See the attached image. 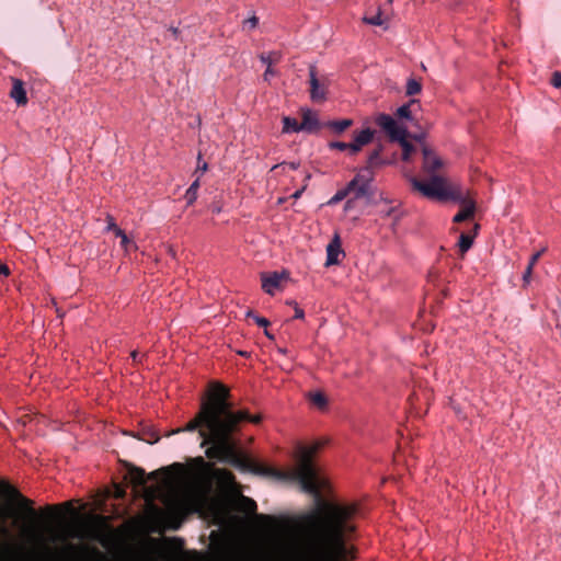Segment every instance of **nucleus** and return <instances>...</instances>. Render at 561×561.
I'll use <instances>...</instances> for the list:
<instances>
[{"label": "nucleus", "mask_w": 561, "mask_h": 561, "mask_svg": "<svg viewBox=\"0 0 561 561\" xmlns=\"http://www.w3.org/2000/svg\"><path fill=\"white\" fill-rule=\"evenodd\" d=\"M309 83H310V99L313 102H323L327 100V87L321 83L317 77V67L309 66Z\"/></svg>", "instance_id": "9"}, {"label": "nucleus", "mask_w": 561, "mask_h": 561, "mask_svg": "<svg viewBox=\"0 0 561 561\" xmlns=\"http://www.w3.org/2000/svg\"><path fill=\"white\" fill-rule=\"evenodd\" d=\"M230 390L220 382L213 381L206 398L201 403L199 412L192 419L184 428L176 430V433L198 430L203 438L202 446L209 445L206 456L220 462L231 465L240 469H248L251 461L239 450L234 434H237L243 422L259 424L261 415H251L248 410H234L230 401Z\"/></svg>", "instance_id": "1"}, {"label": "nucleus", "mask_w": 561, "mask_h": 561, "mask_svg": "<svg viewBox=\"0 0 561 561\" xmlns=\"http://www.w3.org/2000/svg\"><path fill=\"white\" fill-rule=\"evenodd\" d=\"M340 254H343V251L341 249L340 238H339V236H335L334 239L327 247L325 265L330 266V265L339 264Z\"/></svg>", "instance_id": "16"}, {"label": "nucleus", "mask_w": 561, "mask_h": 561, "mask_svg": "<svg viewBox=\"0 0 561 561\" xmlns=\"http://www.w3.org/2000/svg\"><path fill=\"white\" fill-rule=\"evenodd\" d=\"M396 213L394 207H388L386 210H381L380 214L382 217H390Z\"/></svg>", "instance_id": "46"}, {"label": "nucleus", "mask_w": 561, "mask_h": 561, "mask_svg": "<svg viewBox=\"0 0 561 561\" xmlns=\"http://www.w3.org/2000/svg\"><path fill=\"white\" fill-rule=\"evenodd\" d=\"M113 232L115 233V236L119 239L123 238V236H127L125 233V231L123 229H121L119 227H117L116 229L113 230Z\"/></svg>", "instance_id": "48"}, {"label": "nucleus", "mask_w": 561, "mask_h": 561, "mask_svg": "<svg viewBox=\"0 0 561 561\" xmlns=\"http://www.w3.org/2000/svg\"><path fill=\"white\" fill-rule=\"evenodd\" d=\"M479 229H480V226L478 224H476L473 226L472 234L462 232L459 236L458 248H459V252L461 254H465L466 252H468L470 250V248L473 244V240H474L476 236L478 234Z\"/></svg>", "instance_id": "18"}, {"label": "nucleus", "mask_w": 561, "mask_h": 561, "mask_svg": "<svg viewBox=\"0 0 561 561\" xmlns=\"http://www.w3.org/2000/svg\"><path fill=\"white\" fill-rule=\"evenodd\" d=\"M309 399H310L311 403L319 409H323L328 404V400L322 392L310 393Z\"/></svg>", "instance_id": "31"}, {"label": "nucleus", "mask_w": 561, "mask_h": 561, "mask_svg": "<svg viewBox=\"0 0 561 561\" xmlns=\"http://www.w3.org/2000/svg\"><path fill=\"white\" fill-rule=\"evenodd\" d=\"M67 550L70 551V552H77L79 550V548L73 546V545H69L67 547Z\"/></svg>", "instance_id": "52"}, {"label": "nucleus", "mask_w": 561, "mask_h": 561, "mask_svg": "<svg viewBox=\"0 0 561 561\" xmlns=\"http://www.w3.org/2000/svg\"><path fill=\"white\" fill-rule=\"evenodd\" d=\"M375 174L368 169H360L357 174L350 181L354 182L353 192L354 198L359 199L363 197H371L374 195L373 182Z\"/></svg>", "instance_id": "7"}, {"label": "nucleus", "mask_w": 561, "mask_h": 561, "mask_svg": "<svg viewBox=\"0 0 561 561\" xmlns=\"http://www.w3.org/2000/svg\"><path fill=\"white\" fill-rule=\"evenodd\" d=\"M363 22L369 25L381 26L385 24L386 20L382 19V12L381 9L379 8L376 14L371 16L365 15L363 18Z\"/></svg>", "instance_id": "30"}, {"label": "nucleus", "mask_w": 561, "mask_h": 561, "mask_svg": "<svg viewBox=\"0 0 561 561\" xmlns=\"http://www.w3.org/2000/svg\"><path fill=\"white\" fill-rule=\"evenodd\" d=\"M282 123H283V129H282L283 134H291V133H300L301 131L300 123L294 117L284 116L282 119Z\"/></svg>", "instance_id": "25"}, {"label": "nucleus", "mask_w": 561, "mask_h": 561, "mask_svg": "<svg viewBox=\"0 0 561 561\" xmlns=\"http://www.w3.org/2000/svg\"><path fill=\"white\" fill-rule=\"evenodd\" d=\"M256 502L250 497L241 495L239 500V508L240 511L247 514H254L256 512Z\"/></svg>", "instance_id": "27"}, {"label": "nucleus", "mask_w": 561, "mask_h": 561, "mask_svg": "<svg viewBox=\"0 0 561 561\" xmlns=\"http://www.w3.org/2000/svg\"><path fill=\"white\" fill-rule=\"evenodd\" d=\"M382 147L378 146L374 149L367 158V164L363 169H368L374 172L375 168H379L381 165L387 164V161L381 158Z\"/></svg>", "instance_id": "19"}, {"label": "nucleus", "mask_w": 561, "mask_h": 561, "mask_svg": "<svg viewBox=\"0 0 561 561\" xmlns=\"http://www.w3.org/2000/svg\"><path fill=\"white\" fill-rule=\"evenodd\" d=\"M10 270L7 264L0 262V276H9Z\"/></svg>", "instance_id": "45"}, {"label": "nucleus", "mask_w": 561, "mask_h": 561, "mask_svg": "<svg viewBox=\"0 0 561 561\" xmlns=\"http://www.w3.org/2000/svg\"><path fill=\"white\" fill-rule=\"evenodd\" d=\"M93 538H95V539H98V540L102 541L101 536H100L99 534L94 535V536H93Z\"/></svg>", "instance_id": "59"}, {"label": "nucleus", "mask_w": 561, "mask_h": 561, "mask_svg": "<svg viewBox=\"0 0 561 561\" xmlns=\"http://www.w3.org/2000/svg\"><path fill=\"white\" fill-rule=\"evenodd\" d=\"M408 135H409V131L407 129L405 133L402 134L401 139L393 140V142H399V145L402 148V160L403 161H409L412 152L415 151V147L407 139Z\"/></svg>", "instance_id": "23"}, {"label": "nucleus", "mask_w": 561, "mask_h": 561, "mask_svg": "<svg viewBox=\"0 0 561 561\" xmlns=\"http://www.w3.org/2000/svg\"><path fill=\"white\" fill-rule=\"evenodd\" d=\"M354 507L328 504L320 515L309 516L313 531V561H352L355 549L346 545L355 527L351 520Z\"/></svg>", "instance_id": "2"}, {"label": "nucleus", "mask_w": 561, "mask_h": 561, "mask_svg": "<svg viewBox=\"0 0 561 561\" xmlns=\"http://www.w3.org/2000/svg\"><path fill=\"white\" fill-rule=\"evenodd\" d=\"M551 84L557 89L561 88V71H554L552 73Z\"/></svg>", "instance_id": "37"}, {"label": "nucleus", "mask_w": 561, "mask_h": 561, "mask_svg": "<svg viewBox=\"0 0 561 561\" xmlns=\"http://www.w3.org/2000/svg\"><path fill=\"white\" fill-rule=\"evenodd\" d=\"M12 89L10 91V96L15 101L19 106H24L27 104L28 99L25 90V84L23 80L19 78H11Z\"/></svg>", "instance_id": "14"}, {"label": "nucleus", "mask_w": 561, "mask_h": 561, "mask_svg": "<svg viewBox=\"0 0 561 561\" xmlns=\"http://www.w3.org/2000/svg\"><path fill=\"white\" fill-rule=\"evenodd\" d=\"M348 146H350V142L347 144V142H343V141H330L328 144L329 149L340 150V151L348 150Z\"/></svg>", "instance_id": "36"}, {"label": "nucleus", "mask_w": 561, "mask_h": 561, "mask_svg": "<svg viewBox=\"0 0 561 561\" xmlns=\"http://www.w3.org/2000/svg\"><path fill=\"white\" fill-rule=\"evenodd\" d=\"M199 186H201L199 176H197L195 179V181L190 185V187L185 192L184 197L186 199L187 206L193 205L195 203V201L197 199V192H198Z\"/></svg>", "instance_id": "26"}, {"label": "nucleus", "mask_w": 561, "mask_h": 561, "mask_svg": "<svg viewBox=\"0 0 561 561\" xmlns=\"http://www.w3.org/2000/svg\"><path fill=\"white\" fill-rule=\"evenodd\" d=\"M353 125V121L350 118L340 119V121H329L323 124L324 127L330 128L334 134L341 135L348 127Z\"/></svg>", "instance_id": "22"}, {"label": "nucleus", "mask_w": 561, "mask_h": 561, "mask_svg": "<svg viewBox=\"0 0 561 561\" xmlns=\"http://www.w3.org/2000/svg\"><path fill=\"white\" fill-rule=\"evenodd\" d=\"M301 118H302V121L300 123L301 131H306L308 134H316L322 127H324L323 124L320 123L318 114L310 108L301 110Z\"/></svg>", "instance_id": "11"}, {"label": "nucleus", "mask_w": 561, "mask_h": 561, "mask_svg": "<svg viewBox=\"0 0 561 561\" xmlns=\"http://www.w3.org/2000/svg\"><path fill=\"white\" fill-rule=\"evenodd\" d=\"M137 356H138V352H137V351H134V352L131 353V357L134 358V360H136V359H137Z\"/></svg>", "instance_id": "57"}, {"label": "nucleus", "mask_w": 561, "mask_h": 561, "mask_svg": "<svg viewBox=\"0 0 561 561\" xmlns=\"http://www.w3.org/2000/svg\"><path fill=\"white\" fill-rule=\"evenodd\" d=\"M57 510H59V506H57V505H47V506L45 507V512H47V513H54V512H56Z\"/></svg>", "instance_id": "50"}, {"label": "nucleus", "mask_w": 561, "mask_h": 561, "mask_svg": "<svg viewBox=\"0 0 561 561\" xmlns=\"http://www.w3.org/2000/svg\"><path fill=\"white\" fill-rule=\"evenodd\" d=\"M257 25H259V18L255 14H253L252 16H250L249 19L243 21L242 28L251 31V30H254Z\"/></svg>", "instance_id": "34"}, {"label": "nucleus", "mask_w": 561, "mask_h": 561, "mask_svg": "<svg viewBox=\"0 0 561 561\" xmlns=\"http://www.w3.org/2000/svg\"><path fill=\"white\" fill-rule=\"evenodd\" d=\"M168 468L163 467L157 471H153L149 474V477L146 476V472L144 469L138 467H133L128 473L130 477V480L134 484L138 486H144L147 483V479H154L159 473L165 472Z\"/></svg>", "instance_id": "15"}, {"label": "nucleus", "mask_w": 561, "mask_h": 561, "mask_svg": "<svg viewBox=\"0 0 561 561\" xmlns=\"http://www.w3.org/2000/svg\"><path fill=\"white\" fill-rule=\"evenodd\" d=\"M541 253H542V252H541V251H539V252H536V253H534V254L531 255V257H530V260H529V262H528V265H530V267H534V266H535V264L537 263V261H538V259L540 257Z\"/></svg>", "instance_id": "43"}, {"label": "nucleus", "mask_w": 561, "mask_h": 561, "mask_svg": "<svg viewBox=\"0 0 561 561\" xmlns=\"http://www.w3.org/2000/svg\"><path fill=\"white\" fill-rule=\"evenodd\" d=\"M422 91V83L415 78H409L405 85V93L409 96L416 95Z\"/></svg>", "instance_id": "29"}, {"label": "nucleus", "mask_w": 561, "mask_h": 561, "mask_svg": "<svg viewBox=\"0 0 561 561\" xmlns=\"http://www.w3.org/2000/svg\"><path fill=\"white\" fill-rule=\"evenodd\" d=\"M170 31L172 32V34H173V36H174V37H178V35H179V33H180V31H179V28H178V27H171V28H170Z\"/></svg>", "instance_id": "53"}, {"label": "nucleus", "mask_w": 561, "mask_h": 561, "mask_svg": "<svg viewBox=\"0 0 561 561\" xmlns=\"http://www.w3.org/2000/svg\"><path fill=\"white\" fill-rule=\"evenodd\" d=\"M301 193H302V190H298V191H296V192L293 194V197H294V198H299V197H300V195H301Z\"/></svg>", "instance_id": "55"}, {"label": "nucleus", "mask_w": 561, "mask_h": 561, "mask_svg": "<svg viewBox=\"0 0 561 561\" xmlns=\"http://www.w3.org/2000/svg\"><path fill=\"white\" fill-rule=\"evenodd\" d=\"M423 153V169L428 173H435L443 165L439 157H437L432 149L424 146L422 148Z\"/></svg>", "instance_id": "13"}, {"label": "nucleus", "mask_w": 561, "mask_h": 561, "mask_svg": "<svg viewBox=\"0 0 561 561\" xmlns=\"http://www.w3.org/2000/svg\"><path fill=\"white\" fill-rule=\"evenodd\" d=\"M273 76H275V70L272 68V66L266 67V70L264 71V75H263L264 80L267 81L270 79V77H273Z\"/></svg>", "instance_id": "44"}, {"label": "nucleus", "mask_w": 561, "mask_h": 561, "mask_svg": "<svg viewBox=\"0 0 561 561\" xmlns=\"http://www.w3.org/2000/svg\"><path fill=\"white\" fill-rule=\"evenodd\" d=\"M295 316L296 317L304 316V311L297 308Z\"/></svg>", "instance_id": "56"}, {"label": "nucleus", "mask_w": 561, "mask_h": 561, "mask_svg": "<svg viewBox=\"0 0 561 561\" xmlns=\"http://www.w3.org/2000/svg\"><path fill=\"white\" fill-rule=\"evenodd\" d=\"M260 60L266 65V67H271L274 64H277L282 59V54L279 51H270L263 53L259 56Z\"/></svg>", "instance_id": "28"}, {"label": "nucleus", "mask_w": 561, "mask_h": 561, "mask_svg": "<svg viewBox=\"0 0 561 561\" xmlns=\"http://www.w3.org/2000/svg\"><path fill=\"white\" fill-rule=\"evenodd\" d=\"M325 442L317 440L310 446L299 445L296 451V467L288 470H278L261 465L251 463L249 468L255 473L270 476L277 478L287 482H296L300 485L304 492L310 493L314 495L319 500L318 510L308 514L305 517V522L309 531V540H310V550H314L313 543V531L310 526L309 516L311 515H320L323 512L325 505L331 504L330 502H323L320 499V492L323 486V481L321 480L318 469L313 463V456L324 446ZM335 505L354 507L355 512L351 518L355 530L352 533L350 538L346 539V545L348 541L354 538V535L357 530V526L355 524V518L358 514V504L356 503H334Z\"/></svg>", "instance_id": "4"}, {"label": "nucleus", "mask_w": 561, "mask_h": 561, "mask_svg": "<svg viewBox=\"0 0 561 561\" xmlns=\"http://www.w3.org/2000/svg\"><path fill=\"white\" fill-rule=\"evenodd\" d=\"M91 551H92L95 556H98V557H103L102 552H101L100 550H98L96 548L91 549Z\"/></svg>", "instance_id": "54"}, {"label": "nucleus", "mask_w": 561, "mask_h": 561, "mask_svg": "<svg viewBox=\"0 0 561 561\" xmlns=\"http://www.w3.org/2000/svg\"><path fill=\"white\" fill-rule=\"evenodd\" d=\"M244 316H247V317L253 316L252 310L248 309V310L245 311V314H244Z\"/></svg>", "instance_id": "58"}, {"label": "nucleus", "mask_w": 561, "mask_h": 561, "mask_svg": "<svg viewBox=\"0 0 561 561\" xmlns=\"http://www.w3.org/2000/svg\"><path fill=\"white\" fill-rule=\"evenodd\" d=\"M375 137V130L369 127L354 133V140L350 142L348 152L354 156L358 153L364 146L370 144Z\"/></svg>", "instance_id": "10"}, {"label": "nucleus", "mask_w": 561, "mask_h": 561, "mask_svg": "<svg viewBox=\"0 0 561 561\" xmlns=\"http://www.w3.org/2000/svg\"><path fill=\"white\" fill-rule=\"evenodd\" d=\"M325 442L317 440L310 446L299 445L296 451V467L288 470H278L261 465L251 463L249 468L255 473L270 476L277 478L287 482H296L300 485L304 492L310 493L314 495L319 500L318 510L308 514L305 517V522L309 531V540H310V550H314L313 543V531L310 526L309 516L311 515H320L323 512L325 505L331 504L330 502H323L320 499V492L323 486V481L321 480L318 469L313 463V456L324 446ZM335 505L354 507L355 512L351 518L355 530L352 533L350 538L346 539V545L348 541L354 538V535L357 530V526L355 524V518L358 514V504L356 503H334Z\"/></svg>", "instance_id": "3"}, {"label": "nucleus", "mask_w": 561, "mask_h": 561, "mask_svg": "<svg viewBox=\"0 0 561 561\" xmlns=\"http://www.w3.org/2000/svg\"><path fill=\"white\" fill-rule=\"evenodd\" d=\"M413 327L424 332H432L435 329V324L427 321V318H417V321L413 323Z\"/></svg>", "instance_id": "32"}, {"label": "nucleus", "mask_w": 561, "mask_h": 561, "mask_svg": "<svg viewBox=\"0 0 561 561\" xmlns=\"http://www.w3.org/2000/svg\"><path fill=\"white\" fill-rule=\"evenodd\" d=\"M0 561H26L24 558L12 554V553H5L0 558Z\"/></svg>", "instance_id": "40"}, {"label": "nucleus", "mask_w": 561, "mask_h": 561, "mask_svg": "<svg viewBox=\"0 0 561 561\" xmlns=\"http://www.w3.org/2000/svg\"><path fill=\"white\" fill-rule=\"evenodd\" d=\"M414 106H420V102L417 100L412 99L408 103L399 106L397 108L396 115L399 118L412 121L413 119L412 112H413Z\"/></svg>", "instance_id": "21"}, {"label": "nucleus", "mask_w": 561, "mask_h": 561, "mask_svg": "<svg viewBox=\"0 0 561 561\" xmlns=\"http://www.w3.org/2000/svg\"><path fill=\"white\" fill-rule=\"evenodd\" d=\"M121 245L125 251H129L130 247H135V243L127 236H123Z\"/></svg>", "instance_id": "39"}, {"label": "nucleus", "mask_w": 561, "mask_h": 561, "mask_svg": "<svg viewBox=\"0 0 561 561\" xmlns=\"http://www.w3.org/2000/svg\"><path fill=\"white\" fill-rule=\"evenodd\" d=\"M412 185L423 196L442 202L446 182L442 176L434 175L427 182L412 179Z\"/></svg>", "instance_id": "6"}, {"label": "nucleus", "mask_w": 561, "mask_h": 561, "mask_svg": "<svg viewBox=\"0 0 561 561\" xmlns=\"http://www.w3.org/2000/svg\"><path fill=\"white\" fill-rule=\"evenodd\" d=\"M533 268L534 267H530V265H527L526 270L523 273V280H524L525 285L530 283V277H531V274H533Z\"/></svg>", "instance_id": "41"}, {"label": "nucleus", "mask_w": 561, "mask_h": 561, "mask_svg": "<svg viewBox=\"0 0 561 561\" xmlns=\"http://www.w3.org/2000/svg\"><path fill=\"white\" fill-rule=\"evenodd\" d=\"M354 182H348L345 187L336 191V193L328 201L329 206H334L345 199L353 192Z\"/></svg>", "instance_id": "24"}, {"label": "nucleus", "mask_w": 561, "mask_h": 561, "mask_svg": "<svg viewBox=\"0 0 561 561\" xmlns=\"http://www.w3.org/2000/svg\"><path fill=\"white\" fill-rule=\"evenodd\" d=\"M208 170V164L207 162L203 161V156L201 152H198L197 154V167H196V170H195V174H198L197 176L201 178V175L203 173H205L206 171Z\"/></svg>", "instance_id": "33"}, {"label": "nucleus", "mask_w": 561, "mask_h": 561, "mask_svg": "<svg viewBox=\"0 0 561 561\" xmlns=\"http://www.w3.org/2000/svg\"><path fill=\"white\" fill-rule=\"evenodd\" d=\"M96 519L100 522L101 527H105V528L108 527L106 517L100 515V516H96Z\"/></svg>", "instance_id": "49"}, {"label": "nucleus", "mask_w": 561, "mask_h": 561, "mask_svg": "<svg viewBox=\"0 0 561 561\" xmlns=\"http://www.w3.org/2000/svg\"><path fill=\"white\" fill-rule=\"evenodd\" d=\"M282 276L277 273L262 275V288L265 293L274 295L280 286Z\"/></svg>", "instance_id": "17"}, {"label": "nucleus", "mask_w": 561, "mask_h": 561, "mask_svg": "<svg viewBox=\"0 0 561 561\" xmlns=\"http://www.w3.org/2000/svg\"><path fill=\"white\" fill-rule=\"evenodd\" d=\"M125 490L123 488H117L116 490V497H124Z\"/></svg>", "instance_id": "51"}, {"label": "nucleus", "mask_w": 561, "mask_h": 561, "mask_svg": "<svg viewBox=\"0 0 561 561\" xmlns=\"http://www.w3.org/2000/svg\"><path fill=\"white\" fill-rule=\"evenodd\" d=\"M285 164L288 165L293 170H297L299 168V163H297V162H289V163L283 162V163H280V165H285ZM278 167H279V164L273 165L272 167V171L277 169Z\"/></svg>", "instance_id": "42"}, {"label": "nucleus", "mask_w": 561, "mask_h": 561, "mask_svg": "<svg viewBox=\"0 0 561 561\" xmlns=\"http://www.w3.org/2000/svg\"><path fill=\"white\" fill-rule=\"evenodd\" d=\"M375 124L389 137L390 141L401 139L402 134L408 129L400 125L391 115L379 113L375 116Z\"/></svg>", "instance_id": "8"}, {"label": "nucleus", "mask_w": 561, "mask_h": 561, "mask_svg": "<svg viewBox=\"0 0 561 561\" xmlns=\"http://www.w3.org/2000/svg\"><path fill=\"white\" fill-rule=\"evenodd\" d=\"M256 324L261 328H264L265 335L273 340L274 335L267 330V327L270 325V321L267 318H254Z\"/></svg>", "instance_id": "35"}, {"label": "nucleus", "mask_w": 561, "mask_h": 561, "mask_svg": "<svg viewBox=\"0 0 561 561\" xmlns=\"http://www.w3.org/2000/svg\"><path fill=\"white\" fill-rule=\"evenodd\" d=\"M198 460H199L202 463H204V459H203V457H199V458H198Z\"/></svg>", "instance_id": "62"}, {"label": "nucleus", "mask_w": 561, "mask_h": 561, "mask_svg": "<svg viewBox=\"0 0 561 561\" xmlns=\"http://www.w3.org/2000/svg\"><path fill=\"white\" fill-rule=\"evenodd\" d=\"M0 495L14 501L27 520L23 523L22 530L33 543L27 552L30 561H65L60 552L49 545L41 531L38 525L42 522V513L34 508V502L5 480H0Z\"/></svg>", "instance_id": "5"}, {"label": "nucleus", "mask_w": 561, "mask_h": 561, "mask_svg": "<svg viewBox=\"0 0 561 561\" xmlns=\"http://www.w3.org/2000/svg\"><path fill=\"white\" fill-rule=\"evenodd\" d=\"M461 209L454 216L453 221L459 224L473 218L476 213V202L460 205Z\"/></svg>", "instance_id": "20"}, {"label": "nucleus", "mask_w": 561, "mask_h": 561, "mask_svg": "<svg viewBox=\"0 0 561 561\" xmlns=\"http://www.w3.org/2000/svg\"><path fill=\"white\" fill-rule=\"evenodd\" d=\"M226 473H227V476H229V478H233L232 473H230V472H226Z\"/></svg>", "instance_id": "61"}, {"label": "nucleus", "mask_w": 561, "mask_h": 561, "mask_svg": "<svg viewBox=\"0 0 561 561\" xmlns=\"http://www.w3.org/2000/svg\"><path fill=\"white\" fill-rule=\"evenodd\" d=\"M106 222H107V226L105 228L106 231H113L114 229H116L118 227L115 222V218L110 214L106 215Z\"/></svg>", "instance_id": "38"}, {"label": "nucleus", "mask_w": 561, "mask_h": 561, "mask_svg": "<svg viewBox=\"0 0 561 561\" xmlns=\"http://www.w3.org/2000/svg\"><path fill=\"white\" fill-rule=\"evenodd\" d=\"M64 505H65V506H68V507H70V506H71L70 502H66Z\"/></svg>", "instance_id": "60"}, {"label": "nucleus", "mask_w": 561, "mask_h": 561, "mask_svg": "<svg viewBox=\"0 0 561 561\" xmlns=\"http://www.w3.org/2000/svg\"><path fill=\"white\" fill-rule=\"evenodd\" d=\"M448 201L455 202L459 205L474 202L459 185H450L446 183L442 202Z\"/></svg>", "instance_id": "12"}, {"label": "nucleus", "mask_w": 561, "mask_h": 561, "mask_svg": "<svg viewBox=\"0 0 561 561\" xmlns=\"http://www.w3.org/2000/svg\"><path fill=\"white\" fill-rule=\"evenodd\" d=\"M354 199L355 198H351V199H347L344 204V211H348L350 209L353 208V205H354Z\"/></svg>", "instance_id": "47"}]
</instances>
